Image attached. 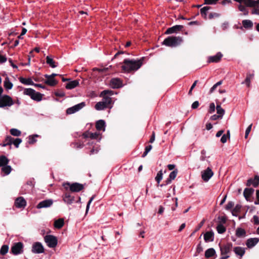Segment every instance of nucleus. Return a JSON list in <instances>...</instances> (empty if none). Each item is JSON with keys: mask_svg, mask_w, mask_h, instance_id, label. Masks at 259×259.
<instances>
[{"mask_svg": "<svg viewBox=\"0 0 259 259\" xmlns=\"http://www.w3.org/2000/svg\"><path fill=\"white\" fill-rule=\"evenodd\" d=\"M144 59V58L142 57L139 60L124 59L123 65L121 67L122 72L130 73L137 71L142 66Z\"/></svg>", "mask_w": 259, "mask_h": 259, "instance_id": "1", "label": "nucleus"}, {"mask_svg": "<svg viewBox=\"0 0 259 259\" xmlns=\"http://www.w3.org/2000/svg\"><path fill=\"white\" fill-rule=\"evenodd\" d=\"M183 38L181 36H170L164 39L162 45L169 47H177L183 42Z\"/></svg>", "mask_w": 259, "mask_h": 259, "instance_id": "2", "label": "nucleus"}, {"mask_svg": "<svg viewBox=\"0 0 259 259\" xmlns=\"http://www.w3.org/2000/svg\"><path fill=\"white\" fill-rule=\"evenodd\" d=\"M63 186L66 190H69L71 192H79L84 189V185L77 182L70 183L69 182L64 183Z\"/></svg>", "mask_w": 259, "mask_h": 259, "instance_id": "3", "label": "nucleus"}, {"mask_svg": "<svg viewBox=\"0 0 259 259\" xmlns=\"http://www.w3.org/2000/svg\"><path fill=\"white\" fill-rule=\"evenodd\" d=\"M24 95L29 96L31 99L37 102L42 100L43 95L39 92H36L31 88L25 89L23 92Z\"/></svg>", "mask_w": 259, "mask_h": 259, "instance_id": "4", "label": "nucleus"}, {"mask_svg": "<svg viewBox=\"0 0 259 259\" xmlns=\"http://www.w3.org/2000/svg\"><path fill=\"white\" fill-rule=\"evenodd\" d=\"M14 104V101L9 95H4L0 97V108L10 107Z\"/></svg>", "mask_w": 259, "mask_h": 259, "instance_id": "5", "label": "nucleus"}, {"mask_svg": "<svg viewBox=\"0 0 259 259\" xmlns=\"http://www.w3.org/2000/svg\"><path fill=\"white\" fill-rule=\"evenodd\" d=\"M44 240L47 245L50 248L55 247L58 243L57 237L52 235H46Z\"/></svg>", "mask_w": 259, "mask_h": 259, "instance_id": "6", "label": "nucleus"}, {"mask_svg": "<svg viewBox=\"0 0 259 259\" xmlns=\"http://www.w3.org/2000/svg\"><path fill=\"white\" fill-rule=\"evenodd\" d=\"M23 244L21 242L15 243L11 247V252L14 255L19 254L23 252Z\"/></svg>", "mask_w": 259, "mask_h": 259, "instance_id": "7", "label": "nucleus"}, {"mask_svg": "<svg viewBox=\"0 0 259 259\" xmlns=\"http://www.w3.org/2000/svg\"><path fill=\"white\" fill-rule=\"evenodd\" d=\"M219 247L221 255H226L230 253L232 249L233 244L231 242H228L224 244L219 243Z\"/></svg>", "mask_w": 259, "mask_h": 259, "instance_id": "8", "label": "nucleus"}, {"mask_svg": "<svg viewBox=\"0 0 259 259\" xmlns=\"http://www.w3.org/2000/svg\"><path fill=\"white\" fill-rule=\"evenodd\" d=\"M85 103L84 102H82L79 104H77L72 107H71L70 108H68L66 110V114H73L78 111H79L80 109L83 108L85 106Z\"/></svg>", "mask_w": 259, "mask_h": 259, "instance_id": "9", "label": "nucleus"}, {"mask_svg": "<svg viewBox=\"0 0 259 259\" xmlns=\"http://www.w3.org/2000/svg\"><path fill=\"white\" fill-rule=\"evenodd\" d=\"M213 175V172L209 167L201 172V178L204 182H208Z\"/></svg>", "mask_w": 259, "mask_h": 259, "instance_id": "10", "label": "nucleus"}, {"mask_svg": "<svg viewBox=\"0 0 259 259\" xmlns=\"http://www.w3.org/2000/svg\"><path fill=\"white\" fill-rule=\"evenodd\" d=\"M31 251L34 253H41L44 252L45 249L40 242H36L33 244Z\"/></svg>", "mask_w": 259, "mask_h": 259, "instance_id": "11", "label": "nucleus"}, {"mask_svg": "<svg viewBox=\"0 0 259 259\" xmlns=\"http://www.w3.org/2000/svg\"><path fill=\"white\" fill-rule=\"evenodd\" d=\"M110 85L112 89H119L123 86L122 80L118 78H113L110 80Z\"/></svg>", "mask_w": 259, "mask_h": 259, "instance_id": "12", "label": "nucleus"}, {"mask_svg": "<svg viewBox=\"0 0 259 259\" xmlns=\"http://www.w3.org/2000/svg\"><path fill=\"white\" fill-rule=\"evenodd\" d=\"M63 200L67 204H71L75 202V197L70 192H67L63 196Z\"/></svg>", "mask_w": 259, "mask_h": 259, "instance_id": "13", "label": "nucleus"}, {"mask_svg": "<svg viewBox=\"0 0 259 259\" xmlns=\"http://www.w3.org/2000/svg\"><path fill=\"white\" fill-rule=\"evenodd\" d=\"M184 28V26L181 25H176L172 27H169L166 30L165 33L167 34L177 33L180 31Z\"/></svg>", "mask_w": 259, "mask_h": 259, "instance_id": "14", "label": "nucleus"}, {"mask_svg": "<svg viewBox=\"0 0 259 259\" xmlns=\"http://www.w3.org/2000/svg\"><path fill=\"white\" fill-rule=\"evenodd\" d=\"M26 205V201L23 197H18L15 201V206L18 208H24Z\"/></svg>", "mask_w": 259, "mask_h": 259, "instance_id": "15", "label": "nucleus"}, {"mask_svg": "<svg viewBox=\"0 0 259 259\" xmlns=\"http://www.w3.org/2000/svg\"><path fill=\"white\" fill-rule=\"evenodd\" d=\"M53 203L52 199H46L40 201L36 206L37 208H47L51 206Z\"/></svg>", "mask_w": 259, "mask_h": 259, "instance_id": "16", "label": "nucleus"}, {"mask_svg": "<svg viewBox=\"0 0 259 259\" xmlns=\"http://www.w3.org/2000/svg\"><path fill=\"white\" fill-rule=\"evenodd\" d=\"M259 184V176H255L253 179H249L247 180L246 183L247 186H250L252 185L254 187H257Z\"/></svg>", "mask_w": 259, "mask_h": 259, "instance_id": "17", "label": "nucleus"}, {"mask_svg": "<svg viewBox=\"0 0 259 259\" xmlns=\"http://www.w3.org/2000/svg\"><path fill=\"white\" fill-rule=\"evenodd\" d=\"M259 242V238L257 237L250 238L246 241V245L248 248H251L255 246Z\"/></svg>", "mask_w": 259, "mask_h": 259, "instance_id": "18", "label": "nucleus"}, {"mask_svg": "<svg viewBox=\"0 0 259 259\" xmlns=\"http://www.w3.org/2000/svg\"><path fill=\"white\" fill-rule=\"evenodd\" d=\"M223 57V55L221 52H218L216 55L210 56L208 58V62H219Z\"/></svg>", "mask_w": 259, "mask_h": 259, "instance_id": "19", "label": "nucleus"}, {"mask_svg": "<svg viewBox=\"0 0 259 259\" xmlns=\"http://www.w3.org/2000/svg\"><path fill=\"white\" fill-rule=\"evenodd\" d=\"M106 123L104 120L100 119L96 123V128L98 131H105Z\"/></svg>", "mask_w": 259, "mask_h": 259, "instance_id": "20", "label": "nucleus"}, {"mask_svg": "<svg viewBox=\"0 0 259 259\" xmlns=\"http://www.w3.org/2000/svg\"><path fill=\"white\" fill-rule=\"evenodd\" d=\"M204 239L206 242H212L214 240V233L211 231L206 232L204 234Z\"/></svg>", "mask_w": 259, "mask_h": 259, "instance_id": "21", "label": "nucleus"}, {"mask_svg": "<svg viewBox=\"0 0 259 259\" xmlns=\"http://www.w3.org/2000/svg\"><path fill=\"white\" fill-rule=\"evenodd\" d=\"M79 85V81L78 80H74L71 81L66 84L65 88L67 90H72Z\"/></svg>", "mask_w": 259, "mask_h": 259, "instance_id": "22", "label": "nucleus"}, {"mask_svg": "<svg viewBox=\"0 0 259 259\" xmlns=\"http://www.w3.org/2000/svg\"><path fill=\"white\" fill-rule=\"evenodd\" d=\"M254 190L253 188H245L243 192V195L245 197V199L248 201L249 197L252 195L253 193Z\"/></svg>", "mask_w": 259, "mask_h": 259, "instance_id": "23", "label": "nucleus"}, {"mask_svg": "<svg viewBox=\"0 0 259 259\" xmlns=\"http://www.w3.org/2000/svg\"><path fill=\"white\" fill-rule=\"evenodd\" d=\"M242 27L246 29H252L253 26V22L250 20H243L242 21Z\"/></svg>", "mask_w": 259, "mask_h": 259, "instance_id": "24", "label": "nucleus"}, {"mask_svg": "<svg viewBox=\"0 0 259 259\" xmlns=\"http://www.w3.org/2000/svg\"><path fill=\"white\" fill-rule=\"evenodd\" d=\"M254 75L253 73H247L246 78L242 83H245L247 87H249L250 85L251 80L253 78Z\"/></svg>", "mask_w": 259, "mask_h": 259, "instance_id": "25", "label": "nucleus"}, {"mask_svg": "<svg viewBox=\"0 0 259 259\" xmlns=\"http://www.w3.org/2000/svg\"><path fill=\"white\" fill-rule=\"evenodd\" d=\"M236 236L238 238L244 237L246 235V231L242 228H237L236 230Z\"/></svg>", "mask_w": 259, "mask_h": 259, "instance_id": "26", "label": "nucleus"}, {"mask_svg": "<svg viewBox=\"0 0 259 259\" xmlns=\"http://www.w3.org/2000/svg\"><path fill=\"white\" fill-rule=\"evenodd\" d=\"M234 251L235 253L242 257L245 252V249L242 247L237 246L234 248Z\"/></svg>", "mask_w": 259, "mask_h": 259, "instance_id": "27", "label": "nucleus"}, {"mask_svg": "<svg viewBox=\"0 0 259 259\" xmlns=\"http://www.w3.org/2000/svg\"><path fill=\"white\" fill-rule=\"evenodd\" d=\"M215 254V250L213 248H208L205 252V257L207 258L211 257Z\"/></svg>", "mask_w": 259, "mask_h": 259, "instance_id": "28", "label": "nucleus"}, {"mask_svg": "<svg viewBox=\"0 0 259 259\" xmlns=\"http://www.w3.org/2000/svg\"><path fill=\"white\" fill-rule=\"evenodd\" d=\"M47 79L45 81V83L47 85L54 87L58 83V81L55 78L52 77H46Z\"/></svg>", "mask_w": 259, "mask_h": 259, "instance_id": "29", "label": "nucleus"}, {"mask_svg": "<svg viewBox=\"0 0 259 259\" xmlns=\"http://www.w3.org/2000/svg\"><path fill=\"white\" fill-rule=\"evenodd\" d=\"M46 63L49 65L52 68H55L58 66V63L55 62V61L50 56L46 57Z\"/></svg>", "mask_w": 259, "mask_h": 259, "instance_id": "30", "label": "nucleus"}, {"mask_svg": "<svg viewBox=\"0 0 259 259\" xmlns=\"http://www.w3.org/2000/svg\"><path fill=\"white\" fill-rule=\"evenodd\" d=\"M12 140H13V138H12L11 136H7L4 141H3V143L1 144V145L3 147H6L8 145L11 146L12 144Z\"/></svg>", "mask_w": 259, "mask_h": 259, "instance_id": "31", "label": "nucleus"}, {"mask_svg": "<svg viewBox=\"0 0 259 259\" xmlns=\"http://www.w3.org/2000/svg\"><path fill=\"white\" fill-rule=\"evenodd\" d=\"M19 79L20 82L24 84L33 85L34 82L32 81L31 78H26L20 77H19Z\"/></svg>", "mask_w": 259, "mask_h": 259, "instance_id": "32", "label": "nucleus"}, {"mask_svg": "<svg viewBox=\"0 0 259 259\" xmlns=\"http://www.w3.org/2000/svg\"><path fill=\"white\" fill-rule=\"evenodd\" d=\"M243 3L247 7H256V1L254 0H243Z\"/></svg>", "mask_w": 259, "mask_h": 259, "instance_id": "33", "label": "nucleus"}, {"mask_svg": "<svg viewBox=\"0 0 259 259\" xmlns=\"http://www.w3.org/2000/svg\"><path fill=\"white\" fill-rule=\"evenodd\" d=\"M4 86L7 90H11L13 88V84L10 81L9 78L8 76H7L5 79L4 81Z\"/></svg>", "mask_w": 259, "mask_h": 259, "instance_id": "34", "label": "nucleus"}, {"mask_svg": "<svg viewBox=\"0 0 259 259\" xmlns=\"http://www.w3.org/2000/svg\"><path fill=\"white\" fill-rule=\"evenodd\" d=\"M211 9V7L209 6H205L203 8H202L200 11V14L202 17H203L204 19H207V11Z\"/></svg>", "mask_w": 259, "mask_h": 259, "instance_id": "35", "label": "nucleus"}, {"mask_svg": "<svg viewBox=\"0 0 259 259\" xmlns=\"http://www.w3.org/2000/svg\"><path fill=\"white\" fill-rule=\"evenodd\" d=\"M64 224V221L63 219H59L56 220L54 222V227L57 229L61 228Z\"/></svg>", "mask_w": 259, "mask_h": 259, "instance_id": "36", "label": "nucleus"}, {"mask_svg": "<svg viewBox=\"0 0 259 259\" xmlns=\"http://www.w3.org/2000/svg\"><path fill=\"white\" fill-rule=\"evenodd\" d=\"M107 108V106H105V103L103 102H99L97 103L95 106V108L97 110H102Z\"/></svg>", "mask_w": 259, "mask_h": 259, "instance_id": "37", "label": "nucleus"}, {"mask_svg": "<svg viewBox=\"0 0 259 259\" xmlns=\"http://www.w3.org/2000/svg\"><path fill=\"white\" fill-rule=\"evenodd\" d=\"M9 159L5 156H0V167H2L8 164Z\"/></svg>", "mask_w": 259, "mask_h": 259, "instance_id": "38", "label": "nucleus"}, {"mask_svg": "<svg viewBox=\"0 0 259 259\" xmlns=\"http://www.w3.org/2000/svg\"><path fill=\"white\" fill-rule=\"evenodd\" d=\"M2 171L5 174V175H8L12 170V167L10 165L8 164L2 167Z\"/></svg>", "mask_w": 259, "mask_h": 259, "instance_id": "39", "label": "nucleus"}, {"mask_svg": "<svg viewBox=\"0 0 259 259\" xmlns=\"http://www.w3.org/2000/svg\"><path fill=\"white\" fill-rule=\"evenodd\" d=\"M217 231L219 234H223L226 231V227L221 223L218 225Z\"/></svg>", "mask_w": 259, "mask_h": 259, "instance_id": "40", "label": "nucleus"}, {"mask_svg": "<svg viewBox=\"0 0 259 259\" xmlns=\"http://www.w3.org/2000/svg\"><path fill=\"white\" fill-rule=\"evenodd\" d=\"M216 110L217 114L219 115H222L223 117L225 114V110L221 107L220 104L217 103Z\"/></svg>", "mask_w": 259, "mask_h": 259, "instance_id": "41", "label": "nucleus"}, {"mask_svg": "<svg viewBox=\"0 0 259 259\" xmlns=\"http://www.w3.org/2000/svg\"><path fill=\"white\" fill-rule=\"evenodd\" d=\"M10 134L14 136L19 137L21 134V132L17 128H12L10 131Z\"/></svg>", "mask_w": 259, "mask_h": 259, "instance_id": "42", "label": "nucleus"}, {"mask_svg": "<svg viewBox=\"0 0 259 259\" xmlns=\"http://www.w3.org/2000/svg\"><path fill=\"white\" fill-rule=\"evenodd\" d=\"M241 205L240 204H237L232 210V214L234 216H236L238 212H239L241 209Z\"/></svg>", "mask_w": 259, "mask_h": 259, "instance_id": "43", "label": "nucleus"}, {"mask_svg": "<svg viewBox=\"0 0 259 259\" xmlns=\"http://www.w3.org/2000/svg\"><path fill=\"white\" fill-rule=\"evenodd\" d=\"M162 178H163L162 170H160V171H159L157 172V175L155 178V181L157 182V184H159L160 183V181L162 179Z\"/></svg>", "mask_w": 259, "mask_h": 259, "instance_id": "44", "label": "nucleus"}, {"mask_svg": "<svg viewBox=\"0 0 259 259\" xmlns=\"http://www.w3.org/2000/svg\"><path fill=\"white\" fill-rule=\"evenodd\" d=\"M9 250V246L7 245H3L0 249V254L1 255H5Z\"/></svg>", "mask_w": 259, "mask_h": 259, "instance_id": "45", "label": "nucleus"}, {"mask_svg": "<svg viewBox=\"0 0 259 259\" xmlns=\"http://www.w3.org/2000/svg\"><path fill=\"white\" fill-rule=\"evenodd\" d=\"M238 9L240 11L243 12L244 15L246 16L248 15V10L242 5L240 4L238 6Z\"/></svg>", "mask_w": 259, "mask_h": 259, "instance_id": "46", "label": "nucleus"}, {"mask_svg": "<svg viewBox=\"0 0 259 259\" xmlns=\"http://www.w3.org/2000/svg\"><path fill=\"white\" fill-rule=\"evenodd\" d=\"M38 136L37 135H34L32 136H29L28 137V143L29 144H33L36 142V138Z\"/></svg>", "mask_w": 259, "mask_h": 259, "instance_id": "47", "label": "nucleus"}, {"mask_svg": "<svg viewBox=\"0 0 259 259\" xmlns=\"http://www.w3.org/2000/svg\"><path fill=\"white\" fill-rule=\"evenodd\" d=\"M103 103H105V106H107V108L108 107V105L111 104L112 99L110 97L107 96H103Z\"/></svg>", "mask_w": 259, "mask_h": 259, "instance_id": "48", "label": "nucleus"}, {"mask_svg": "<svg viewBox=\"0 0 259 259\" xmlns=\"http://www.w3.org/2000/svg\"><path fill=\"white\" fill-rule=\"evenodd\" d=\"M12 144L14 145L16 148H18L20 144L22 142V140L20 138H13L12 140Z\"/></svg>", "mask_w": 259, "mask_h": 259, "instance_id": "49", "label": "nucleus"}, {"mask_svg": "<svg viewBox=\"0 0 259 259\" xmlns=\"http://www.w3.org/2000/svg\"><path fill=\"white\" fill-rule=\"evenodd\" d=\"M178 172V170L177 169H175L169 174L168 177L172 181L175 180L177 177Z\"/></svg>", "mask_w": 259, "mask_h": 259, "instance_id": "50", "label": "nucleus"}, {"mask_svg": "<svg viewBox=\"0 0 259 259\" xmlns=\"http://www.w3.org/2000/svg\"><path fill=\"white\" fill-rule=\"evenodd\" d=\"M100 150L99 147L98 145L94 146L90 150V154L92 155L97 153Z\"/></svg>", "mask_w": 259, "mask_h": 259, "instance_id": "51", "label": "nucleus"}, {"mask_svg": "<svg viewBox=\"0 0 259 259\" xmlns=\"http://www.w3.org/2000/svg\"><path fill=\"white\" fill-rule=\"evenodd\" d=\"M109 95L110 96L113 95V91H111V90H106L103 91L101 93V96H106V95Z\"/></svg>", "mask_w": 259, "mask_h": 259, "instance_id": "52", "label": "nucleus"}, {"mask_svg": "<svg viewBox=\"0 0 259 259\" xmlns=\"http://www.w3.org/2000/svg\"><path fill=\"white\" fill-rule=\"evenodd\" d=\"M215 109V107L214 103H211L209 104V109H208V112L209 113H210V114L212 113L213 112H214Z\"/></svg>", "mask_w": 259, "mask_h": 259, "instance_id": "53", "label": "nucleus"}, {"mask_svg": "<svg viewBox=\"0 0 259 259\" xmlns=\"http://www.w3.org/2000/svg\"><path fill=\"white\" fill-rule=\"evenodd\" d=\"M100 135V134L97 133V132H95V133H91L90 132V138H91V139H97L99 136Z\"/></svg>", "mask_w": 259, "mask_h": 259, "instance_id": "54", "label": "nucleus"}, {"mask_svg": "<svg viewBox=\"0 0 259 259\" xmlns=\"http://www.w3.org/2000/svg\"><path fill=\"white\" fill-rule=\"evenodd\" d=\"M205 5H215L216 4L219 0H204Z\"/></svg>", "mask_w": 259, "mask_h": 259, "instance_id": "55", "label": "nucleus"}, {"mask_svg": "<svg viewBox=\"0 0 259 259\" xmlns=\"http://www.w3.org/2000/svg\"><path fill=\"white\" fill-rule=\"evenodd\" d=\"M95 197V195H93L90 198V200H89V201L87 203V207H86V210H85L86 213H87L88 212L90 204H91V202L93 201V200L94 199Z\"/></svg>", "mask_w": 259, "mask_h": 259, "instance_id": "56", "label": "nucleus"}, {"mask_svg": "<svg viewBox=\"0 0 259 259\" xmlns=\"http://www.w3.org/2000/svg\"><path fill=\"white\" fill-rule=\"evenodd\" d=\"M172 180L168 177V178L166 179V180H165L162 184H161V185H160V186L161 187H162L163 186H166L169 184L171 183Z\"/></svg>", "mask_w": 259, "mask_h": 259, "instance_id": "57", "label": "nucleus"}, {"mask_svg": "<svg viewBox=\"0 0 259 259\" xmlns=\"http://www.w3.org/2000/svg\"><path fill=\"white\" fill-rule=\"evenodd\" d=\"M254 8L251 10V13L252 15H259V8L258 5L256 6V7H253Z\"/></svg>", "mask_w": 259, "mask_h": 259, "instance_id": "58", "label": "nucleus"}, {"mask_svg": "<svg viewBox=\"0 0 259 259\" xmlns=\"http://www.w3.org/2000/svg\"><path fill=\"white\" fill-rule=\"evenodd\" d=\"M220 16V14L217 13H211L208 15V19H211L213 18H217Z\"/></svg>", "mask_w": 259, "mask_h": 259, "instance_id": "59", "label": "nucleus"}, {"mask_svg": "<svg viewBox=\"0 0 259 259\" xmlns=\"http://www.w3.org/2000/svg\"><path fill=\"white\" fill-rule=\"evenodd\" d=\"M234 205V203L233 201H229L228 202L227 204L225 206V208L226 210H230Z\"/></svg>", "mask_w": 259, "mask_h": 259, "instance_id": "60", "label": "nucleus"}, {"mask_svg": "<svg viewBox=\"0 0 259 259\" xmlns=\"http://www.w3.org/2000/svg\"><path fill=\"white\" fill-rule=\"evenodd\" d=\"M252 124H250L246 128L245 134V138L247 139L249 133L250 132L251 127H252Z\"/></svg>", "mask_w": 259, "mask_h": 259, "instance_id": "61", "label": "nucleus"}, {"mask_svg": "<svg viewBox=\"0 0 259 259\" xmlns=\"http://www.w3.org/2000/svg\"><path fill=\"white\" fill-rule=\"evenodd\" d=\"M203 251V248L201 246V242H200L197 246L196 253L199 254Z\"/></svg>", "mask_w": 259, "mask_h": 259, "instance_id": "62", "label": "nucleus"}, {"mask_svg": "<svg viewBox=\"0 0 259 259\" xmlns=\"http://www.w3.org/2000/svg\"><path fill=\"white\" fill-rule=\"evenodd\" d=\"M55 95L56 97H63L65 96V94L63 91H59L55 93Z\"/></svg>", "mask_w": 259, "mask_h": 259, "instance_id": "63", "label": "nucleus"}, {"mask_svg": "<svg viewBox=\"0 0 259 259\" xmlns=\"http://www.w3.org/2000/svg\"><path fill=\"white\" fill-rule=\"evenodd\" d=\"M252 222L254 225H259V218L257 215H254L252 218Z\"/></svg>", "mask_w": 259, "mask_h": 259, "instance_id": "64", "label": "nucleus"}]
</instances>
